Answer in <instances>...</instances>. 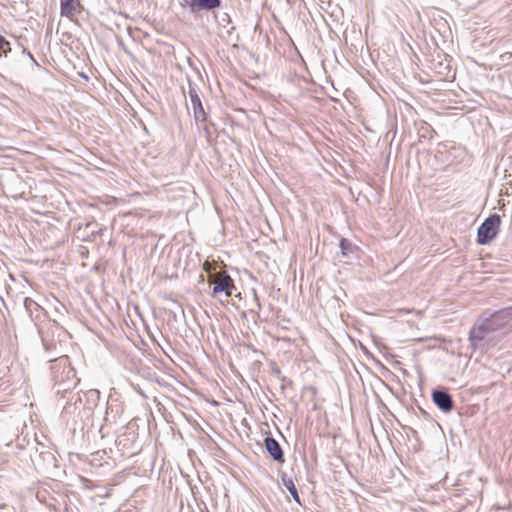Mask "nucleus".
<instances>
[{
	"mask_svg": "<svg viewBox=\"0 0 512 512\" xmlns=\"http://www.w3.org/2000/svg\"><path fill=\"white\" fill-rule=\"evenodd\" d=\"M282 482H283V485L286 487V489L290 492L293 499L297 503H300V498H299V495H298V492H297V489L295 487L293 480L291 478L282 477Z\"/></svg>",
	"mask_w": 512,
	"mask_h": 512,
	"instance_id": "9",
	"label": "nucleus"
},
{
	"mask_svg": "<svg viewBox=\"0 0 512 512\" xmlns=\"http://www.w3.org/2000/svg\"><path fill=\"white\" fill-rule=\"evenodd\" d=\"M182 2L192 12L211 11L221 6V0H182Z\"/></svg>",
	"mask_w": 512,
	"mask_h": 512,
	"instance_id": "4",
	"label": "nucleus"
},
{
	"mask_svg": "<svg viewBox=\"0 0 512 512\" xmlns=\"http://www.w3.org/2000/svg\"><path fill=\"white\" fill-rule=\"evenodd\" d=\"M10 50V43L0 35V57L6 56Z\"/></svg>",
	"mask_w": 512,
	"mask_h": 512,
	"instance_id": "10",
	"label": "nucleus"
},
{
	"mask_svg": "<svg viewBox=\"0 0 512 512\" xmlns=\"http://www.w3.org/2000/svg\"><path fill=\"white\" fill-rule=\"evenodd\" d=\"M512 307L499 310L476 324L469 334L475 348L489 346L499 341L511 329Z\"/></svg>",
	"mask_w": 512,
	"mask_h": 512,
	"instance_id": "1",
	"label": "nucleus"
},
{
	"mask_svg": "<svg viewBox=\"0 0 512 512\" xmlns=\"http://www.w3.org/2000/svg\"><path fill=\"white\" fill-rule=\"evenodd\" d=\"M232 288H234L233 280L230 276L224 275L214 282L213 295L225 292L226 296H230Z\"/></svg>",
	"mask_w": 512,
	"mask_h": 512,
	"instance_id": "6",
	"label": "nucleus"
},
{
	"mask_svg": "<svg viewBox=\"0 0 512 512\" xmlns=\"http://www.w3.org/2000/svg\"><path fill=\"white\" fill-rule=\"evenodd\" d=\"M434 403L444 412H449L453 408L451 396L445 391H434L432 394Z\"/></svg>",
	"mask_w": 512,
	"mask_h": 512,
	"instance_id": "5",
	"label": "nucleus"
},
{
	"mask_svg": "<svg viewBox=\"0 0 512 512\" xmlns=\"http://www.w3.org/2000/svg\"><path fill=\"white\" fill-rule=\"evenodd\" d=\"M189 99H190V105L193 110V115L196 121H205L206 120V114L201 102V99L197 93V90L193 86H189Z\"/></svg>",
	"mask_w": 512,
	"mask_h": 512,
	"instance_id": "3",
	"label": "nucleus"
},
{
	"mask_svg": "<svg viewBox=\"0 0 512 512\" xmlns=\"http://www.w3.org/2000/svg\"><path fill=\"white\" fill-rule=\"evenodd\" d=\"M62 310H65V307H64L62 304H60V307H57V308H56V311H57V312H59V313H61V312H62Z\"/></svg>",
	"mask_w": 512,
	"mask_h": 512,
	"instance_id": "11",
	"label": "nucleus"
},
{
	"mask_svg": "<svg viewBox=\"0 0 512 512\" xmlns=\"http://www.w3.org/2000/svg\"><path fill=\"white\" fill-rule=\"evenodd\" d=\"M265 447L270 456L277 462L284 461V455L281 446L279 443L272 437H267L265 439Z\"/></svg>",
	"mask_w": 512,
	"mask_h": 512,
	"instance_id": "7",
	"label": "nucleus"
},
{
	"mask_svg": "<svg viewBox=\"0 0 512 512\" xmlns=\"http://www.w3.org/2000/svg\"><path fill=\"white\" fill-rule=\"evenodd\" d=\"M33 303H34V302H33L32 300H30V299H26V300H25V306H26L27 308L29 307V306H28L29 304H33Z\"/></svg>",
	"mask_w": 512,
	"mask_h": 512,
	"instance_id": "12",
	"label": "nucleus"
},
{
	"mask_svg": "<svg viewBox=\"0 0 512 512\" xmlns=\"http://www.w3.org/2000/svg\"><path fill=\"white\" fill-rule=\"evenodd\" d=\"M61 14L67 17L73 16L80 6L79 0H60Z\"/></svg>",
	"mask_w": 512,
	"mask_h": 512,
	"instance_id": "8",
	"label": "nucleus"
},
{
	"mask_svg": "<svg viewBox=\"0 0 512 512\" xmlns=\"http://www.w3.org/2000/svg\"><path fill=\"white\" fill-rule=\"evenodd\" d=\"M499 225L500 217L497 214L490 215L478 228V243L484 245L493 240L497 235Z\"/></svg>",
	"mask_w": 512,
	"mask_h": 512,
	"instance_id": "2",
	"label": "nucleus"
}]
</instances>
